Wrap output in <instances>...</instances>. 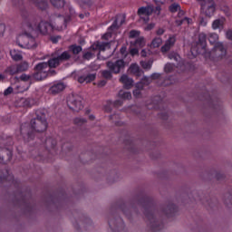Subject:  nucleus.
<instances>
[{"mask_svg": "<svg viewBox=\"0 0 232 232\" xmlns=\"http://www.w3.org/2000/svg\"><path fill=\"white\" fill-rule=\"evenodd\" d=\"M177 24L180 25L182 24L183 23H186L187 24H191V19L190 18H188V17H185L184 19L180 20V21H176Z\"/></svg>", "mask_w": 232, "mask_h": 232, "instance_id": "nucleus-37", "label": "nucleus"}, {"mask_svg": "<svg viewBox=\"0 0 232 232\" xmlns=\"http://www.w3.org/2000/svg\"><path fill=\"white\" fill-rule=\"evenodd\" d=\"M92 81H95V74L91 73L87 75H82L78 78V82L82 84V82H92Z\"/></svg>", "mask_w": 232, "mask_h": 232, "instance_id": "nucleus-19", "label": "nucleus"}, {"mask_svg": "<svg viewBox=\"0 0 232 232\" xmlns=\"http://www.w3.org/2000/svg\"><path fill=\"white\" fill-rule=\"evenodd\" d=\"M80 17H81V19H82V18L84 17V15H82V14H80Z\"/></svg>", "mask_w": 232, "mask_h": 232, "instance_id": "nucleus-60", "label": "nucleus"}, {"mask_svg": "<svg viewBox=\"0 0 232 232\" xmlns=\"http://www.w3.org/2000/svg\"><path fill=\"white\" fill-rule=\"evenodd\" d=\"M120 81L122 82L126 90H130L131 86H133V79L128 77V75L126 74L121 75V77L120 78Z\"/></svg>", "mask_w": 232, "mask_h": 232, "instance_id": "nucleus-15", "label": "nucleus"}, {"mask_svg": "<svg viewBox=\"0 0 232 232\" xmlns=\"http://www.w3.org/2000/svg\"><path fill=\"white\" fill-rule=\"evenodd\" d=\"M106 48H110V44L98 42L92 46V50H99L100 52H104Z\"/></svg>", "mask_w": 232, "mask_h": 232, "instance_id": "nucleus-18", "label": "nucleus"}, {"mask_svg": "<svg viewBox=\"0 0 232 232\" xmlns=\"http://www.w3.org/2000/svg\"><path fill=\"white\" fill-rule=\"evenodd\" d=\"M119 97L121 99H127L130 100L131 99V92H124V91H120L119 92Z\"/></svg>", "mask_w": 232, "mask_h": 232, "instance_id": "nucleus-28", "label": "nucleus"}, {"mask_svg": "<svg viewBox=\"0 0 232 232\" xmlns=\"http://www.w3.org/2000/svg\"><path fill=\"white\" fill-rule=\"evenodd\" d=\"M32 78H33V79H35V78L34 77V74H33V76H30V75H28V74L23 73V74L20 76L21 81H24V82H32Z\"/></svg>", "mask_w": 232, "mask_h": 232, "instance_id": "nucleus-32", "label": "nucleus"}, {"mask_svg": "<svg viewBox=\"0 0 232 232\" xmlns=\"http://www.w3.org/2000/svg\"><path fill=\"white\" fill-rule=\"evenodd\" d=\"M74 122L76 124H78V126H81V124H84V122H86V120L82 119V118H76L74 120Z\"/></svg>", "mask_w": 232, "mask_h": 232, "instance_id": "nucleus-42", "label": "nucleus"}, {"mask_svg": "<svg viewBox=\"0 0 232 232\" xmlns=\"http://www.w3.org/2000/svg\"><path fill=\"white\" fill-rule=\"evenodd\" d=\"M156 34H157V35H162V34H164V29H162V28L158 29L157 32H156Z\"/></svg>", "mask_w": 232, "mask_h": 232, "instance_id": "nucleus-51", "label": "nucleus"}, {"mask_svg": "<svg viewBox=\"0 0 232 232\" xmlns=\"http://www.w3.org/2000/svg\"><path fill=\"white\" fill-rule=\"evenodd\" d=\"M156 5H166V3H169V0H154Z\"/></svg>", "mask_w": 232, "mask_h": 232, "instance_id": "nucleus-46", "label": "nucleus"}, {"mask_svg": "<svg viewBox=\"0 0 232 232\" xmlns=\"http://www.w3.org/2000/svg\"><path fill=\"white\" fill-rule=\"evenodd\" d=\"M24 28L29 29V37L27 39V43L22 44V48H26L27 50L36 48L37 43L35 42V38L32 37V34H34V30H35V27H34V25H32L29 21H24Z\"/></svg>", "mask_w": 232, "mask_h": 232, "instance_id": "nucleus-4", "label": "nucleus"}, {"mask_svg": "<svg viewBox=\"0 0 232 232\" xmlns=\"http://www.w3.org/2000/svg\"><path fill=\"white\" fill-rule=\"evenodd\" d=\"M70 58V53L63 52L60 55H53L51 59H49L47 63H40L35 66V73L34 74V78L35 81H43V79H46L48 75H52L53 72L52 68H57L63 61H68Z\"/></svg>", "mask_w": 232, "mask_h": 232, "instance_id": "nucleus-2", "label": "nucleus"}, {"mask_svg": "<svg viewBox=\"0 0 232 232\" xmlns=\"http://www.w3.org/2000/svg\"><path fill=\"white\" fill-rule=\"evenodd\" d=\"M121 55H126V47L121 48Z\"/></svg>", "mask_w": 232, "mask_h": 232, "instance_id": "nucleus-52", "label": "nucleus"}, {"mask_svg": "<svg viewBox=\"0 0 232 232\" xmlns=\"http://www.w3.org/2000/svg\"><path fill=\"white\" fill-rule=\"evenodd\" d=\"M178 12H179L178 14L179 17H182V15H184V11L180 10V8L179 10H178Z\"/></svg>", "mask_w": 232, "mask_h": 232, "instance_id": "nucleus-53", "label": "nucleus"}, {"mask_svg": "<svg viewBox=\"0 0 232 232\" xmlns=\"http://www.w3.org/2000/svg\"><path fill=\"white\" fill-rule=\"evenodd\" d=\"M160 6H156V8L153 7V12L152 14H155L156 15H160Z\"/></svg>", "mask_w": 232, "mask_h": 232, "instance_id": "nucleus-44", "label": "nucleus"}, {"mask_svg": "<svg viewBox=\"0 0 232 232\" xmlns=\"http://www.w3.org/2000/svg\"><path fill=\"white\" fill-rule=\"evenodd\" d=\"M82 3H90V0H81Z\"/></svg>", "mask_w": 232, "mask_h": 232, "instance_id": "nucleus-58", "label": "nucleus"}, {"mask_svg": "<svg viewBox=\"0 0 232 232\" xmlns=\"http://www.w3.org/2000/svg\"><path fill=\"white\" fill-rule=\"evenodd\" d=\"M124 21H125L124 15L117 16L114 23L109 27L108 32L102 35V39L108 40L110 37H111V32H113V30H117L119 26H121Z\"/></svg>", "mask_w": 232, "mask_h": 232, "instance_id": "nucleus-8", "label": "nucleus"}, {"mask_svg": "<svg viewBox=\"0 0 232 232\" xmlns=\"http://www.w3.org/2000/svg\"><path fill=\"white\" fill-rule=\"evenodd\" d=\"M153 14V5L141 6L138 9V15L144 23H150V15Z\"/></svg>", "mask_w": 232, "mask_h": 232, "instance_id": "nucleus-6", "label": "nucleus"}, {"mask_svg": "<svg viewBox=\"0 0 232 232\" xmlns=\"http://www.w3.org/2000/svg\"><path fill=\"white\" fill-rule=\"evenodd\" d=\"M23 33L20 34L16 38V44H18L20 48H23V44L28 43V37L30 35V30L28 28H24V22L23 24Z\"/></svg>", "mask_w": 232, "mask_h": 232, "instance_id": "nucleus-11", "label": "nucleus"}, {"mask_svg": "<svg viewBox=\"0 0 232 232\" xmlns=\"http://www.w3.org/2000/svg\"><path fill=\"white\" fill-rule=\"evenodd\" d=\"M200 26H208V20L206 18H201L199 21Z\"/></svg>", "mask_w": 232, "mask_h": 232, "instance_id": "nucleus-45", "label": "nucleus"}, {"mask_svg": "<svg viewBox=\"0 0 232 232\" xmlns=\"http://www.w3.org/2000/svg\"><path fill=\"white\" fill-rule=\"evenodd\" d=\"M89 119H90L91 121H93V119H95V116L90 115V116H89Z\"/></svg>", "mask_w": 232, "mask_h": 232, "instance_id": "nucleus-57", "label": "nucleus"}, {"mask_svg": "<svg viewBox=\"0 0 232 232\" xmlns=\"http://www.w3.org/2000/svg\"><path fill=\"white\" fill-rule=\"evenodd\" d=\"M130 39H133L130 41L131 46H136L138 48H143L146 46V40L143 36H140V31L131 30L129 34Z\"/></svg>", "mask_w": 232, "mask_h": 232, "instance_id": "nucleus-5", "label": "nucleus"}, {"mask_svg": "<svg viewBox=\"0 0 232 232\" xmlns=\"http://www.w3.org/2000/svg\"><path fill=\"white\" fill-rule=\"evenodd\" d=\"M19 67L17 65H12L7 69V72L10 73V75H15V73H19Z\"/></svg>", "mask_w": 232, "mask_h": 232, "instance_id": "nucleus-29", "label": "nucleus"}, {"mask_svg": "<svg viewBox=\"0 0 232 232\" xmlns=\"http://www.w3.org/2000/svg\"><path fill=\"white\" fill-rule=\"evenodd\" d=\"M148 53H150V51H147L146 49H143L140 53L141 57H147Z\"/></svg>", "mask_w": 232, "mask_h": 232, "instance_id": "nucleus-48", "label": "nucleus"}, {"mask_svg": "<svg viewBox=\"0 0 232 232\" xmlns=\"http://www.w3.org/2000/svg\"><path fill=\"white\" fill-rule=\"evenodd\" d=\"M107 66L112 73H119L124 68V60H118L116 62H108Z\"/></svg>", "mask_w": 232, "mask_h": 232, "instance_id": "nucleus-10", "label": "nucleus"}, {"mask_svg": "<svg viewBox=\"0 0 232 232\" xmlns=\"http://www.w3.org/2000/svg\"><path fill=\"white\" fill-rule=\"evenodd\" d=\"M98 59H101V53H98Z\"/></svg>", "mask_w": 232, "mask_h": 232, "instance_id": "nucleus-59", "label": "nucleus"}, {"mask_svg": "<svg viewBox=\"0 0 232 232\" xmlns=\"http://www.w3.org/2000/svg\"><path fill=\"white\" fill-rule=\"evenodd\" d=\"M160 44H162V38L156 37L152 40L150 46V48H159V46H160Z\"/></svg>", "mask_w": 232, "mask_h": 232, "instance_id": "nucleus-25", "label": "nucleus"}, {"mask_svg": "<svg viewBox=\"0 0 232 232\" xmlns=\"http://www.w3.org/2000/svg\"><path fill=\"white\" fill-rule=\"evenodd\" d=\"M155 79H160V73L155 72L152 75H150V77L144 76L142 82L144 84H150V82H151V81Z\"/></svg>", "mask_w": 232, "mask_h": 232, "instance_id": "nucleus-20", "label": "nucleus"}, {"mask_svg": "<svg viewBox=\"0 0 232 232\" xmlns=\"http://www.w3.org/2000/svg\"><path fill=\"white\" fill-rule=\"evenodd\" d=\"M17 106H23L24 108H27L28 106H30V100L26 98H21L18 100Z\"/></svg>", "mask_w": 232, "mask_h": 232, "instance_id": "nucleus-27", "label": "nucleus"}, {"mask_svg": "<svg viewBox=\"0 0 232 232\" xmlns=\"http://www.w3.org/2000/svg\"><path fill=\"white\" fill-rule=\"evenodd\" d=\"M175 70V65L171 63H167L164 67L166 73H171Z\"/></svg>", "mask_w": 232, "mask_h": 232, "instance_id": "nucleus-34", "label": "nucleus"}, {"mask_svg": "<svg viewBox=\"0 0 232 232\" xmlns=\"http://www.w3.org/2000/svg\"><path fill=\"white\" fill-rule=\"evenodd\" d=\"M155 28V24L150 23L149 24H147V26L144 27V30L146 32H150V30H153Z\"/></svg>", "mask_w": 232, "mask_h": 232, "instance_id": "nucleus-41", "label": "nucleus"}, {"mask_svg": "<svg viewBox=\"0 0 232 232\" xmlns=\"http://www.w3.org/2000/svg\"><path fill=\"white\" fill-rule=\"evenodd\" d=\"M227 35V39H229L230 41H232V31L228 30L226 34Z\"/></svg>", "mask_w": 232, "mask_h": 232, "instance_id": "nucleus-49", "label": "nucleus"}, {"mask_svg": "<svg viewBox=\"0 0 232 232\" xmlns=\"http://www.w3.org/2000/svg\"><path fill=\"white\" fill-rule=\"evenodd\" d=\"M12 92H14V89L12 87H8L5 92H4V95H10V93H12Z\"/></svg>", "mask_w": 232, "mask_h": 232, "instance_id": "nucleus-47", "label": "nucleus"}, {"mask_svg": "<svg viewBox=\"0 0 232 232\" xmlns=\"http://www.w3.org/2000/svg\"><path fill=\"white\" fill-rule=\"evenodd\" d=\"M70 50L72 53L77 54L80 53V52H82V47H81V45H72Z\"/></svg>", "mask_w": 232, "mask_h": 232, "instance_id": "nucleus-33", "label": "nucleus"}, {"mask_svg": "<svg viewBox=\"0 0 232 232\" xmlns=\"http://www.w3.org/2000/svg\"><path fill=\"white\" fill-rule=\"evenodd\" d=\"M64 88H66V85H64L63 82L54 83L50 87L49 92L53 95H57V93H61Z\"/></svg>", "mask_w": 232, "mask_h": 232, "instance_id": "nucleus-13", "label": "nucleus"}, {"mask_svg": "<svg viewBox=\"0 0 232 232\" xmlns=\"http://www.w3.org/2000/svg\"><path fill=\"white\" fill-rule=\"evenodd\" d=\"M197 1H204V0H197Z\"/></svg>", "mask_w": 232, "mask_h": 232, "instance_id": "nucleus-61", "label": "nucleus"}, {"mask_svg": "<svg viewBox=\"0 0 232 232\" xmlns=\"http://www.w3.org/2000/svg\"><path fill=\"white\" fill-rule=\"evenodd\" d=\"M169 59H170V61H176V63H178V68L179 66H181L180 65V55L177 54V53H170L169 54Z\"/></svg>", "mask_w": 232, "mask_h": 232, "instance_id": "nucleus-24", "label": "nucleus"}, {"mask_svg": "<svg viewBox=\"0 0 232 232\" xmlns=\"http://www.w3.org/2000/svg\"><path fill=\"white\" fill-rule=\"evenodd\" d=\"M115 106H119V104L121 105V104H122V102H121V101H118V102H115Z\"/></svg>", "mask_w": 232, "mask_h": 232, "instance_id": "nucleus-55", "label": "nucleus"}, {"mask_svg": "<svg viewBox=\"0 0 232 232\" xmlns=\"http://www.w3.org/2000/svg\"><path fill=\"white\" fill-rule=\"evenodd\" d=\"M10 55L14 61H21L23 59V54L21 53V51H17L15 49H13L10 51Z\"/></svg>", "mask_w": 232, "mask_h": 232, "instance_id": "nucleus-21", "label": "nucleus"}, {"mask_svg": "<svg viewBox=\"0 0 232 232\" xmlns=\"http://www.w3.org/2000/svg\"><path fill=\"white\" fill-rule=\"evenodd\" d=\"M51 3L56 8H63L64 6V0H51Z\"/></svg>", "mask_w": 232, "mask_h": 232, "instance_id": "nucleus-30", "label": "nucleus"}, {"mask_svg": "<svg viewBox=\"0 0 232 232\" xmlns=\"http://www.w3.org/2000/svg\"><path fill=\"white\" fill-rule=\"evenodd\" d=\"M93 55H95V53L87 52L83 54V58H85L87 61H90V59H93Z\"/></svg>", "mask_w": 232, "mask_h": 232, "instance_id": "nucleus-40", "label": "nucleus"}, {"mask_svg": "<svg viewBox=\"0 0 232 232\" xmlns=\"http://www.w3.org/2000/svg\"><path fill=\"white\" fill-rule=\"evenodd\" d=\"M224 23H226V18L224 17L218 18L213 21L212 28L214 30H222V28H224Z\"/></svg>", "mask_w": 232, "mask_h": 232, "instance_id": "nucleus-16", "label": "nucleus"}, {"mask_svg": "<svg viewBox=\"0 0 232 232\" xmlns=\"http://www.w3.org/2000/svg\"><path fill=\"white\" fill-rule=\"evenodd\" d=\"M45 144L48 148H55V140H52V139H47L46 141H45Z\"/></svg>", "mask_w": 232, "mask_h": 232, "instance_id": "nucleus-36", "label": "nucleus"}, {"mask_svg": "<svg viewBox=\"0 0 232 232\" xmlns=\"http://www.w3.org/2000/svg\"><path fill=\"white\" fill-rule=\"evenodd\" d=\"M68 106L70 110L73 111H80L83 108L82 106V97H72L70 101H68Z\"/></svg>", "mask_w": 232, "mask_h": 232, "instance_id": "nucleus-9", "label": "nucleus"}, {"mask_svg": "<svg viewBox=\"0 0 232 232\" xmlns=\"http://www.w3.org/2000/svg\"><path fill=\"white\" fill-rule=\"evenodd\" d=\"M102 76L104 77V79H111V71H108V70H105V71H102Z\"/></svg>", "mask_w": 232, "mask_h": 232, "instance_id": "nucleus-38", "label": "nucleus"}, {"mask_svg": "<svg viewBox=\"0 0 232 232\" xmlns=\"http://www.w3.org/2000/svg\"><path fill=\"white\" fill-rule=\"evenodd\" d=\"M59 39H61L60 36H53L51 38V41L55 44L58 43Z\"/></svg>", "mask_w": 232, "mask_h": 232, "instance_id": "nucleus-50", "label": "nucleus"}, {"mask_svg": "<svg viewBox=\"0 0 232 232\" xmlns=\"http://www.w3.org/2000/svg\"><path fill=\"white\" fill-rule=\"evenodd\" d=\"M140 66L143 68V70H151V66H153V61H141Z\"/></svg>", "mask_w": 232, "mask_h": 232, "instance_id": "nucleus-26", "label": "nucleus"}, {"mask_svg": "<svg viewBox=\"0 0 232 232\" xmlns=\"http://www.w3.org/2000/svg\"><path fill=\"white\" fill-rule=\"evenodd\" d=\"M105 111H107V112L111 111V108H110V107H105Z\"/></svg>", "mask_w": 232, "mask_h": 232, "instance_id": "nucleus-56", "label": "nucleus"}, {"mask_svg": "<svg viewBox=\"0 0 232 232\" xmlns=\"http://www.w3.org/2000/svg\"><path fill=\"white\" fill-rule=\"evenodd\" d=\"M169 10L172 14H175V12H179V10H180V5L174 3L169 6Z\"/></svg>", "mask_w": 232, "mask_h": 232, "instance_id": "nucleus-35", "label": "nucleus"}, {"mask_svg": "<svg viewBox=\"0 0 232 232\" xmlns=\"http://www.w3.org/2000/svg\"><path fill=\"white\" fill-rule=\"evenodd\" d=\"M142 88H144V82H140L136 84V90L133 91L134 97H140V91L142 90Z\"/></svg>", "mask_w": 232, "mask_h": 232, "instance_id": "nucleus-22", "label": "nucleus"}, {"mask_svg": "<svg viewBox=\"0 0 232 232\" xmlns=\"http://www.w3.org/2000/svg\"><path fill=\"white\" fill-rule=\"evenodd\" d=\"M2 151H3V153L7 154L8 160H10L12 159V150H6L5 149H3Z\"/></svg>", "mask_w": 232, "mask_h": 232, "instance_id": "nucleus-43", "label": "nucleus"}, {"mask_svg": "<svg viewBox=\"0 0 232 232\" xmlns=\"http://www.w3.org/2000/svg\"><path fill=\"white\" fill-rule=\"evenodd\" d=\"M46 128H48V122L46 121V116H37L34 120L31 121L30 124L24 123L20 128V134L24 138L26 142H30L34 136L32 133L36 131L41 133L42 131H46Z\"/></svg>", "mask_w": 232, "mask_h": 232, "instance_id": "nucleus-3", "label": "nucleus"}, {"mask_svg": "<svg viewBox=\"0 0 232 232\" xmlns=\"http://www.w3.org/2000/svg\"><path fill=\"white\" fill-rule=\"evenodd\" d=\"M175 43H177V36L170 35L166 41L163 46H161V52L162 53H167V52H169L173 46H175Z\"/></svg>", "mask_w": 232, "mask_h": 232, "instance_id": "nucleus-12", "label": "nucleus"}, {"mask_svg": "<svg viewBox=\"0 0 232 232\" xmlns=\"http://www.w3.org/2000/svg\"><path fill=\"white\" fill-rule=\"evenodd\" d=\"M130 55L134 56V55H139V49L137 46L130 48Z\"/></svg>", "mask_w": 232, "mask_h": 232, "instance_id": "nucleus-39", "label": "nucleus"}, {"mask_svg": "<svg viewBox=\"0 0 232 232\" xmlns=\"http://www.w3.org/2000/svg\"><path fill=\"white\" fill-rule=\"evenodd\" d=\"M99 86H106V81H102L98 84Z\"/></svg>", "mask_w": 232, "mask_h": 232, "instance_id": "nucleus-54", "label": "nucleus"}, {"mask_svg": "<svg viewBox=\"0 0 232 232\" xmlns=\"http://www.w3.org/2000/svg\"><path fill=\"white\" fill-rule=\"evenodd\" d=\"M33 3L40 8V10H45V8L48 6V3L45 2V0H33Z\"/></svg>", "mask_w": 232, "mask_h": 232, "instance_id": "nucleus-23", "label": "nucleus"}, {"mask_svg": "<svg viewBox=\"0 0 232 232\" xmlns=\"http://www.w3.org/2000/svg\"><path fill=\"white\" fill-rule=\"evenodd\" d=\"M216 5L212 0H208L204 4H201V12L207 17H213L215 15Z\"/></svg>", "mask_w": 232, "mask_h": 232, "instance_id": "nucleus-7", "label": "nucleus"}, {"mask_svg": "<svg viewBox=\"0 0 232 232\" xmlns=\"http://www.w3.org/2000/svg\"><path fill=\"white\" fill-rule=\"evenodd\" d=\"M38 30L39 32H41V34H48V30H53V26L52 25V24L48 23V22H44L42 21L39 25H38Z\"/></svg>", "mask_w": 232, "mask_h": 232, "instance_id": "nucleus-14", "label": "nucleus"}, {"mask_svg": "<svg viewBox=\"0 0 232 232\" xmlns=\"http://www.w3.org/2000/svg\"><path fill=\"white\" fill-rule=\"evenodd\" d=\"M129 71L130 72V73H133L137 77H140V75H142L143 73L140 70V67L137 63L130 64Z\"/></svg>", "mask_w": 232, "mask_h": 232, "instance_id": "nucleus-17", "label": "nucleus"}, {"mask_svg": "<svg viewBox=\"0 0 232 232\" xmlns=\"http://www.w3.org/2000/svg\"><path fill=\"white\" fill-rule=\"evenodd\" d=\"M19 72H26L28 68H30V65L26 62H23L20 64L17 65Z\"/></svg>", "mask_w": 232, "mask_h": 232, "instance_id": "nucleus-31", "label": "nucleus"}, {"mask_svg": "<svg viewBox=\"0 0 232 232\" xmlns=\"http://www.w3.org/2000/svg\"><path fill=\"white\" fill-rule=\"evenodd\" d=\"M208 41L210 44H215L211 52L208 53L206 46L208 44L207 35L205 33H200L198 34V41L192 44L190 52L193 57L200 54L205 55V57H210L211 59H222L226 56V48L224 44L218 42V34L215 33H210L208 34Z\"/></svg>", "mask_w": 232, "mask_h": 232, "instance_id": "nucleus-1", "label": "nucleus"}]
</instances>
